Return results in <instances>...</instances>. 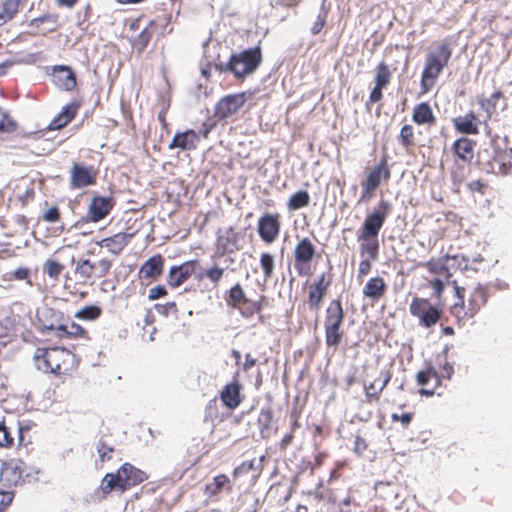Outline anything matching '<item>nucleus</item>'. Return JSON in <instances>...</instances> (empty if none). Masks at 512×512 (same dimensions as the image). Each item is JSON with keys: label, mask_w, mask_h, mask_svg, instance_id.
Segmentation results:
<instances>
[{"label": "nucleus", "mask_w": 512, "mask_h": 512, "mask_svg": "<svg viewBox=\"0 0 512 512\" xmlns=\"http://www.w3.org/2000/svg\"><path fill=\"white\" fill-rule=\"evenodd\" d=\"M392 212V204L385 199H380L377 206L365 216V219L357 231V241L362 259L358 267V279L368 275L372 268V261H376L379 256V233L383 228L386 219Z\"/></svg>", "instance_id": "nucleus-1"}, {"label": "nucleus", "mask_w": 512, "mask_h": 512, "mask_svg": "<svg viewBox=\"0 0 512 512\" xmlns=\"http://www.w3.org/2000/svg\"><path fill=\"white\" fill-rule=\"evenodd\" d=\"M453 53L450 39L434 44V49L426 54L420 80V95L429 93L436 85L437 79L448 66Z\"/></svg>", "instance_id": "nucleus-2"}, {"label": "nucleus", "mask_w": 512, "mask_h": 512, "mask_svg": "<svg viewBox=\"0 0 512 512\" xmlns=\"http://www.w3.org/2000/svg\"><path fill=\"white\" fill-rule=\"evenodd\" d=\"M34 360L39 370L56 376L69 375L78 367L76 355L64 347L37 348Z\"/></svg>", "instance_id": "nucleus-3"}, {"label": "nucleus", "mask_w": 512, "mask_h": 512, "mask_svg": "<svg viewBox=\"0 0 512 512\" xmlns=\"http://www.w3.org/2000/svg\"><path fill=\"white\" fill-rule=\"evenodd\" d=\"M113 267V261L108 257H102L97 261L88 258H79L73 269V276H67L65 287L69 290H76L78 284L93 285L96 279H101L109 275Z\"/></svg>", "instance_id": "nucleus-4"}, {"label": "nucleus", "mask_w": 512, "mask_h": 512, "mask_svg": "<svg viewBox=\"0 0 512 512\" xmlns=\"http://www.w3.org/2000/svg\"><path fill=\"white\" fill-rule=\"evenodd\" d=\"M262 60V50L258 45L233 53L227 63L216 64L215 68L219 72H230L236 79L244 80L258 69Z\"/></svg>", "instance_id": "nucleus-5"}, {"label": "nucleus", "mask_w": 512, "mask_h": 512, "mask_svg": "<svg viewBox=\"0 0 512 512\" xmlns=\"http://www.w3.org/2000/svg\"><path fill=\"white\" fill-rule=\"evenodd\" d=\"M147 478L144 471L126 462L115 473H107L103 477L100 489L103 495L107 496L115 489L124 492L144 482Z\"/></svg>", "instance_id": "nucleus-6"}, {"label": "nucleus", "mask_w": 512, "mask_h": 512, "mask_svg": "<svg viewBox=\"0 0 512 512\" xmlns=\"http://www.w3.org/2000/svg\"><path fill=\"white\" fill-rule=\"evenodd\" d=\"M344 320L345 311L342 301L339 298L331 300L325 309L323 321L327 347L337 349L340 346L345 336L343 329Z\"/></svg>", "instance_id": "nucleus-7"}, {"label": "nucleus", "mask_w": 512, "mask_h": 512, "mask_svg": "<svg viewBox=\"0 0 512 512\" xmlns=\"http://www.w3.org/2000/svg\"><path fill=\"white\" fill-rule=\"evenodd\" d=\"M452 285L454 287L455 296L458 298V301L452 305L451 314L458 320L470 319L474 317V315H476L479 310L486 304L487 290L485 287L481 285L475 287L469 294L468 302L466 304L464 301L465 288L458 286L455 280L452 281Z\"/></svg>", "instance_id": "nucleus-8"}, {"label": "nucleus", "mask_w": 512, "mask_h": 512, "mask_svg": "<svg viewBox=\"0 0 512 512\" xmlns=\"http://www.w3.org/2000/svg\"><path fill=\"white\" fill-rule=\"evenodd\" d=\"M226 303L237 310L243 318L250 319L256 314L260 315L268 304V298L265 294H260L257 299H250L241 284L236 283L228 290Z\"/></svg>", "instance_id": "nucleus-9"}, {"label": "nucleus", "mask_w": 512, "mask_h": 512, "mask_svg": "<svg viewBox=\"0 0 512 512\" xmlns=\"http://www.w3.org/2000/svg\"><path fill=\"white\" fill-rule=\"evenodd\" d=\"M391 178V170L386 157L381 160L372 168H370L366 177L361 182V197L359 202L369 201L375 194V191L381 186L382 183H387Z\"/></svg>", "instance_id": "nucleus-10"}, {"label": "nucleus", "mask_w": 512, "mask_h": 512, "mask_svg": "<svg viewBox=\"0 0 512 512\" xmlns=\"http://www.w3.org/2000/svg\"><path fill=\"white\" fill-rule=\"evenodd\" d=\"M317 256L316 246L309 237L298 239L294 250V268L299 276L311 274V264Z\"/></svg>", "instance_id": "nucleus-11"}, {"label": "nucleus", "mask_w": 512, "mask_h": 512, "mask_svg": "<svg viewBox=\"0 0 512 512\" xmlns=\"http://www.w3.org/2000/svg\"><path fill=\"white\" fill-rule=\"evenodd\" d=\"M409 312L413 317L419 320V325L425 328H431L438 323L442 311L434 306L429 299L414 297L409 305Z\"/></svg>", "instance_id": "nucleus-12"}, {"label": "nucleus", "mask_w": 512, "mask_h": 512, "mask_svg": "<svg viewBox=\"0 0 512 512\" xmlns=\"http://www.w3.org/2000/svg\"><path fill=\"white\" fill-rule=\"evenodd\" d=\"M252 96L253 92L243 91L222 97L216 104L215 116L220 120L232 117L240 111Z\"/></svg>", "instance_id": "nucleus-13"}, {"label": "nucleus", "mask_w": 512, "mask_h": 512, "mask_svg": "<svg viewBox=\"0 0 512 512\" xmlns=\"http://www.w3.org/2000/svg\"><path fill=\"white\" fill-rule=\"evenodd\" d=\"M99 170L93 165L73 162L70 168L69 186L71 189H83L97 183Z\"/></svg>", "instance_id": "nucleus-14"}, {"label": "nucleus", "mask_w": 512, "mask_h": 512, "mask_svg": "<svg viewBox=\"0 0 512 512\" xmlns=\"http://www.w3.org/2000/svg\"><path fill=\"white\" fill-rule=\"evenodd\" d=\"M333 276L330 272L321 273L307 287V304L311 310L318 311L332 284Z\"/></svg>", "instance_id": "nucleus-15"}, {"label": "nucleus", "mask_w": 512, "mask_h": 512, "mask_svg": "<svg viewBox=\"0 0 512 512\" xmlns=\"http://www.w3.org/2000/svg\"><path fill=\"white\" fill-rule=\"evenodd\" d=\"M281 225L279 213H265L258 219L257 224L260 239L266 244L274 243L280 235Z\"/></svg>", "instance_id": "nucleus-16"}, {"label": "nucleus", "mask_w": 512, "mask_h": 512, "mask_svg": "<svg viewBox=\"0 0 512 512\" xmlns=\"http://www.w3.org/2000/svg\"><path fill=\"white\" fill-rule=\"evenodd\" d=\"M242 385L239 380V372H235L232 381L225 384L219 392V398L222 404L230 411L240 406L244 399L242 394Z\"/></svg>", "instance_id": "nucleus-17"}, {"label": "nucleus", "mask_w": 512, "mask_h": 512, "mask_svg": "<svg viewBox=\"0 0 512 512\" xmlns=\"http://www.w3.org/2000/svg\"><path fill=\"white\" fill-rule=\"evenodd\" d=\"M26 464L21 459L13 458L4 462L0 470L1 481L8 487H16L24 483Z\"/></svg>", "instance_id": "nucleus-18"}, {"label": "nucleus", "mask_w": 512, "mask_h": 512, "mask_svg": "<svg viewBox=\"0 0 512 512\" xmlns=\"http://www.w3.org/2000/svg\"><path fill=\"white\" fill-rule=\"evenodd\" d=\"M488 172L496 175L512 176V147H495L488 161Z\"/></svg>", "instance_id": "nucleus-19"}, {"label": "nucleus", "mask_w": 512, "mask_h": 512, "mask_svg": "<svg viewBox=\"0 0 512 512\" xmlns=\"http://www.w3.org/2000/svg\"><path fill=\"white\" fill-rule=\"evenodd\" d=\"M416 383L421 387L419 390L421 396L441 395L437 392V388L441 385V376L432 365H428L425 369L417 372Z\"/></svg>", "instance_id": "nucleus-20"}, {"label": "nucleus", "mask_w": 512, "mask_h": 512, "mask_svg": "<svg viewBox=\"0 0 512 512\" xmlns=\"http://www.w3.org/2000/svg\"><path fill=\"white\" fill-rule=\"evenodd\" d=\"M200 268V261L193 259L169 269L167 283L172 288H177L186 282Z\"/></svg>", "instance_id": "nucleus-21"}, {"label": "nucleus", "mask_w": 512, "mask_h": 512, "mask_svg": "<svg viewBox=\"0 0 512 512\" xmlns=\"http://www.w3.org/2000/svg\"><path fill=\"white\" fill-rule=\"evenodd\" d=\"M168 23L169 18L167 17L163 19L157 18L149 21L147 26L131 41L132 47L139 53H142L147 48L153 36L157 33L158 27L161 26L163 30H165Z\"/></svg>", "instance_id": "nucleus-22"}, {"label": "nucleus", "mask_w": 512, "mask_h": 512, "mask_svg": "<svg viewBox=\"0 0 512 512\" xmlns=\"http://www.w3.org/2000/svg\"><path fill=\"white\" fill-rule=\"evenodd\" d=\"M115 205L113 197L95 195L88 206V218L91 222H99L106 218Z\"/></svg>", "instance_id": "nucleus-23"}, {"label": "nucleus", "mask_w": 512, "mask_h": 512, "mask_svg": "<svg viewBox=\"0 0 512 512\" xmlns=\"http://www.w3.org/2000/svg\"><path fill=\"white\" fill-rule=\"evenodd\" d=\"M477 103L486 114V120L498 114L499 109L504 110L508 103L507 97L501 90L494 91L489 97H477Z\"/></svg>", "instance_id": "nucleus-24"}, {"label": "nucleus", "mask_w": 512, "mask_h": 512, "mask_svg": "<svg viewBox=\"0 0 512 512\" xmlns=\"http://www.w3.org/2000/svg\"><path fill=\"white\" fill-rule=\"evenodd\" d=\"M37 319L42 332L54 331L55 337L64 321V314L51 307H44L37 311Z\"/></svg>", "instance_id": "nucleus-25"}, {"label": "nucleus", "mask_w": 512, "mask_h": 512, "mask_svg": "<svg viewBox=\"0 0 512 512\" xmlns=\"http://www.w3.org/2000/svg\"><path fill=\"white\" fill-rule=\"evenodd\" d=\"M54 83L64 91H73L77 86V79L73 69L68 65H55L52 67Z\"/></svg>", "instance_id": "nucleus-26"}, {"label": "nucleus", "mask_w": 512, "mask_h": 512, "mask_svg": "<svg viewBox=\"0 0 512 512\" xmlns=\"http://www.w3.org/2000/svg\"><path fill=\"white\" fill-rule=\"evenodd\" d=\"M134 234L118 232L110 237H106L97 242L101 248H105L112 255H120L127 245L131 242Z\"/></svg>", "instance_id": "nucleus-27"}, {"label": "nucleus", "mask_w": 512, "mask_h": 512, "mask_svg": "<svg viewBox=\"0 0 512 512\" xmlns=\"http://www.w3.org/2000/svg\"><path fill=\"white\" fill-rule=\"evenodd\" d=\"M235 483L226 474L221 473L213 477L212 481L205 485L204 494L209 499H218L225 492L230 494Z\"/></svg>", "instance_id": "nucleus-28"}, {"label": "nucleus", "mask_w": 512, "mask_h": 512, "mask_svg": "<svg viewBox=\"0 0 512 512\" xmlns=\"http://www.w3.org/2000/svg\"><path fill=\"white\" fill-rule=\"evenodd\" d=\"M81 105L80 100H72L51 120L48 129L60 130L66 127L76 117Z\"/></svg>", "instance_id": "nucleus-29"}, {"label": "nucleus", "mask_w": 512, "mask_h": 512, "mask_svg": "<svg viewBox=\"0 0 512 512\" xmlns=\"http://www.w3.org/2000/svg\"><path fill=\"white\" fill-rule=\"evenodd\" d=\"M411 118L412 122L418 126L431 128L437 124V117L430 103L426 101L414 105Z\"/></svg>", "instance_id": "nucleus-30"}, {"label": "nucleus", "mask_w": 512, "mask_h": 512, "mask_svg": "<svg viewBox=\"0 0 512 512\" xmlns=\"http://www.w3.org/2000/svg\"><path fill=\"white\" fill-rule=\"evenodd\" d=\"M165 260L161 254H155L140 267L138 276L144 280H157L164 271Z\"/></svg>", "instance_id": "nucleus-31"}, {"label": "nucleus", "mask_w": 512, "mask_h": 512, "mask_svg": "<svg viewBox=\"0 0 512 512\" xmlns=\"http://www.w3.org/2000/svg\"><path fill=\"white\" fill-rule=\"evenodd\" d=\"M59 16L55 13H47L29 21L28 26L32 28V35H46L55 31L58 27Z\"/></svg>", "instance_id": "nucleus-32"}, {"label": "nucleus", "mask_w": 512, "mask_h": 512, "mask_svg": "<svg viewBox=\"0 0 512 512\" xmlns=\"http://www.w3.org/2000/svg\"><path fill=\"white\" fill-rule=\"evenodd\" d=\"M199 142L198 133L193 129H188L184 132H177L168 147L169 149L178 148L182 151H192L197 148Z\"/></svg>", "instance_id": "nucleus-33"}, {"label": "nucleus", "mask_w": 512, "mask_h": 512, "mask_svg": "<svg viewBox=\"0 0 512 512\" xmlns=\"http://www.w3.org/2000/svg\"><path fill=\"white\" fill-rule=\"evenodd\" d=\"M387 283L381 276H374L365 283L362 294L364 298L371 300L373 303L378 302L387 293Z\"/></svg>", "instance_id": "nucleus-34"}, {"label": "nucleus", "mask_w": 512, "mask_h": 512, "mask_svg": "<svg viewBox=\"0 0 512 512\" xmlns=\"http://www.w3.org/2000/svg\"><path fill=\"white\" fill-rule=\"evenodd\" d=\"M381 374L383 375V380L381 382L379 378H376L369 385H364L366 402L369 404L379 402L381 393L391 380L392 375L390 371L382 372Z\"/></svg>", "instance_id": "nucleus-35"}, {"label": "nucleus", "mask_w": 512, "mask_h": 512, "mask_svg": "<svg viewBox=\"0 0 512 512\" xmlns=\"http://www.w3.org/2000/svg\"><path fill=\"white\" fill-rule=\"evenodd\" d=\"M480 120L473 111L453 119L455 129L462 134L476 135L479 133Z\"/></svg>", "instance_id": "nucleus-36"}, {"label": "nucleus", "mask_w": 512, "mask_h": 512, "mask_svg": "<svg viewBox=\"0 0 512 512\" xmlns=\"http://www.w3.org/2000/svg\"><path fill=\"white\" fill-rule=\"evenodd\" d=\"M262 472V467L255 465V459L247 460L241 462L239 465H237L233 471H232V479L233 482L236 484L238 481H240L244 476L248 475L249 473H252V481L255 483L260 474Z\"/></svg>", "instance_id": "nucleus-37"}, {"label": "nucleus", "mask_w": 512, "mask_h": 512, "mask_svg": "<svg viewBox=\"0 0 512 512\" xmlns=\"http://www.w3.org/2000/svg\"><path fill=\"white\" fill-rule=\"evenodd\" d=\"M474 145V141L461 137L453 143L452 150L459 159L470 162L474 156Z\"/></svg>", "instance_id": "nucleus-38"}, {"label": "nucleus", "mask_w": 512, "mask_h": 512, "mask_svg": "<svg viewBox=\"0 0 512 512\" xmlns=\"http://www.w3.org/2000/svg\"><path fill=\"white\" fill-rule=\"evenodd\" d=\"M26 0H4L0 9V26L13 20L22 9Z\"/></svg>", "instance_id": "nucleus-39"}, {"label": "nucleus", "mask_w": 512, "mask_h": 512, "mask_svg": "<svg viewBox=\"0 0 512 512\" xmlns=\"http://www.w3.org/2000/svg\"><path fill=\"white\" fill-rule=\"evenodd\" d=\"M58 339H77V338H85L88 339V332L79 324L72 322L69 325L64 324V321L61 324V327L56 336Z\"/></svg>", "instance_id": "nucleus-40"}, {"label": "nucleus", "mask_w": 512, "mask_h": 512, "mask_svg": "<svg viewBox=\"0 0 512 512\" xmlns=\"http://www.w3.org/2000/svg\"><path fill=\"white\" fill-rule=\"evenodd\" d=\"M419 266L426 268L431 274L443 276L446 279L451 277L446 258H431L425 263H420Z\"/></svg>", "instance_id": "nucleus-41"}, {"label": "nucleus", "mask_w": 512, "mask_h": 512, "mask_svg": "<svg viewBox=\"0 0 512 512\" xmlns=\"http://www.w3.org/2000/svg\"><path fill=\"white\" fill-rule=\"evenodd\" d=\"M217 242L224 253L238 250V234L233 227L228 228L223 235L219 236Z\"/></svg>", "instance_id": "nucleus-42"}, {"label": "nucleus", "mask_w": 512, "mask_h": 512, "mask_svg": "<svg viewBox=\"0 0 512 512\" xmlns=\"http://www.w3.org/2000/svg\"><path fill=\"white\" fill-rule=\"evenodd\" d=\"M398 142L406 152H411L416 146L415 129L412 124H404L398 135Z\"/></svg>", "instance_id": "nucleus-43"}, {"label": "nucleus", "mask_w": 512, "mask_h": 512, "mask_svg": "<svg viewBox=\"0 0 512 512\" xmlns=\"http://www.w3.org/2000/svg\"><path fill=\"white\" fill-rule=\"evenodd\" d=\"M310 204V195L306 190H299L293 193L287 202V208L295 211L307 207Z\"/></svg>", "instance_id": "nucleus-44"}, {"label": "nucleus", "mask_w": 512, "mask_h": 512, "mask_svg": "<svg viewBox=\"0 0 512 512\" xmlns=\"http://www.w3.org/2000/svg\"><path fill=\"white\" fill-rule=\"evenodd\" d=\"M273 422V413L271 409H261L257 423L259 425V431L262 438H268L270 436V429Z\"/></svg>", "instance_id": "nucleus-45"}, {"label": "nucleus", "mask_w": 512, "mask_h": 512, "mask_svg": "<svg viewBox=\"0 0 512 512\" xmlns=\"http://www.w3.org/2000/svg\"><path fill=\"white\" fill-rule=\"evenodd\" d=\"M259 264L265 280H270L274 275L275 256L270 252L260 254Z\"/></svg>", "instance_id": "nucleus-46"}, {"label": "nucleus", "mask_w": 512, "mask_h": 512, "mask_svg": "<svg viewBox=\"0 0 512 512\" xmlns=\"http://www.w3.org/2000/svg\"><path fill=\"white\" fill-rule=\"evenodd\" d=\"M224 272H225L224 268H220L219 266L215 265V266L207 268L204 271H201V272L197 273L196 274V279L198 281H202L205 278H207L216 287V286H218V284L222 280V278L224 276Z\"/></svg>", "instance_id": "nucleus-47"}, {"label": "nucleus", "mask_w": 512, "mask_h": 512, "mask_svg": "<svg viewBox=\"0 0 512 512\" xmlns=\"http://www.w3.org/2000/svg\"><path fill=\"white\" fill-rule=\"evenodd\" d=\"M375 72V85L386 88L392 78V72L389 65L382 61L376 66Z\"/></svg>", "instance_id": "nucleus-48"}, {"label": "nucleus", "mask_w": 512, "mask_h": 512, "mask_svg": "<svg viewBox=\"0 0 512 512\" xmlns=\"http://www.w3.org/2000/svg\"><path fill=\"white\" fill-rule=\"evenodd\" d=\"M204 419L205 421H210L212 423L216 421L219 423L224 421L225 417L220 413L216 398L211 399L207 403L205 407Z\"/></svg>", "instance_id": "nucleus-49"}, {"label": "nucleus", "mask_w": 512, "mask_h": 512, "mask_svg": "<svg viewBox=\"0 0 512 512\" xmlns=\"http://www.w3.org/2000/svg\"><path fill=\"white\" fill-rule=\"evenodd\" d=\"M64 270V265L55 259H47L43 264V272L49 278L58 280Z\"/></svg>", "instance_id": "nucleus-50"}, {"label": "nucleus", "mask_w": 512, "mask_h": 512, "mask_svg": "<svg viewBox=\"0 0 512 512\" xmlns=\"http://www.w3.org/2000/svg\"><path fill=\"white\" fill-rule=\"evenodd\" d=\"M102 310L96 305H90L77 311L75 317L81 320L92 321L96 320L101 316Z\"/></svg>", "instance_id": "nucleus-51"}, {"label": "nucleus", "mask_w": 512, "mask_h": 512, "mask_svg": "<svg viewBox=\"0 0 512 512\" xmlns=\"http://www.w3.org/2000/svg\"><path fill=\"white\" fill-rule=\"evenodd\" d=\"M15 438L12 435L11 428L8 427L5 421L0 422V447L12 448L14 446Z\"/></svg>", "instance_id": "nucleus-52"}, {"label": "nucleus", "mask_w": 512, "mask_h": 512, "mask_svg": "<svg viewBox=\"0 0 512 512\" xmlns=\"http://www.w3.org/2000/svg\"><path fill=\"white\" fill-rule=\"evenodd\" d=\"M308 495L312 496L318 502H326L335 504L337 502L336 496L331 489L309 491Z\"/></svg>", "instance_id": "nucleus-53"}, {"label": "nucleus", "mask_w": 512, "mask_h": 512, "mask_svg": "<svg viewBox=\"0 0 512 512\" xmlns=\"http://www.w3.org/2000/svg\"><path fill=\"white\" fill-rule=\"evenodd\" d=\"M17 128L16 122L9 114L0 108V133H10Z\"/></svg>", "instance_id": "nucleus-54"}, {"label": "nucleus", "mask_w": 512, "mask_h": 512, "mask_svg": "<svg viewBox=\"0 0 512 512\" xmlns=\"http://www.w3.org/2000/svg\"><path fill=\"white\" fill-rule=\"evenodd\" d=\"M7 280H23L26 281L27 284L32 285V281L30 279V269L27 267H18L13 272L5 275Z\"/></svg>", "instance_id": "nucleus-55"}, {"label": "nucleus", "mask_w": 512, "mask_h": 512, "mask_svg": "<svg viewBox=\"0 0 512 512\" xmlns=\"http://www.w3.org/2000/svg\"><path fill=\"white\" fill-rule=\"evenodd\" d=\"M301 2L302 0H275L271 3V6L275 9L293 10L296 9Z\"/></svg>", "instance_id": "nucleus-56"}, {"label": "nucleus", "mask_w": 512, "mask_h": 512, "mask_svg": "<svg viewBox=\"0 0 512 512\" xmlns=\"http://www.w3.org/2000/svg\"><path fill=\"white\" fill-rule=\"evenodd\" d=\"M429 283V286L432 288L433 290V295L437 298V299H440L444 293V290H445V283L442 279L440 278H433L431 280L428 281Z\"/></svg>", "instance_id": "nucleus-57"}, {"label": "nucleus", "mask_w": 512, "mask_h": 512, "mask_svg": "<svg viewBox=\"0 0 512 512\" xmlns=\"http://www.w3.org/2000/svg\"><path fill=\"white\" fill-rule=\"evenodd\" d=\"M60 218H61V214H60L59 208L57 206H53V207L49 208L42 215V219L48 223H55V222L59 221Z\"/></svg>", "instance_id": "nucleus-58"}, {"label": "nucleus", "mask_w": 512, "mask_h": 512, "mask_svg": "<svg viewBox=\"0 0 512 512\" xmlns=\"http://www.w3.org/2000/svg\"><path fill=\"white\" fill-rule=\"evenodd\" d=\"M383 87L374 86L369 95V100L366 102V108L369 110L371 103H378L383 99Z\"/></svg>", "instance_id": "nucleus-59"}, {"label": "nucleus", "mask_w": 512, "mask_h": 512, "mask_svg": "<svg viewBox=\"0 0 512 512\" xmlns=\"http://www.w3.org/2000/svg\"><path fill=\"white\" fill-rule=\"evenodd\" d=\"M97 451L101 462H104L111 459V453L114 451V448L109 447L104 442L100 441L97 446Z\"/></svg>", "instance_id": "nucleus-60"}, {"label": "nucleus", "mask_w": 512, "mask_h": 512, "mask_svg": "<svg viewBox=\"0 0 512 512\" xmlns=\"http://www.w3.org/2000/svg\"><path fill=\"white\" fill-rule=\"evenodd\" d=\"M413 417H414V413H411V412H407V413H404L402 415H398L396 413H393L391 415V420L393 422H401L402 426L404 428H407L410 425V423L412 422Z\"/></svg>", "instance_id": "nucleus-61"}, {"label": "nucleus", "mask_w": 512, "mask_h": 512, "mask_svg": "<svg viewBox=\"0 0 512 512\" xmlns=\"http://www.w3.org/2000/svg\"><path fill=\"white\" fill-rule=\"evenodd\" d=\"M167 289L163 285L152 287L148 291V299L150 301L157 300L167 295Z\"/></svg>", "instance_id": "nucleus-62"}, {"label": "nucleus", "mask_w": 512, "mask_h": 512, "mask_svg": "<svg viewBox=\"0 0 512 512\" xmlns=\"http://www.w3.org/2000/svg\"><path fill=\"white\" fill-rule=\"evenodd\" d=\"M14 494L10 491H0V512H4L12 503Z\"/></svg>", "instance_id": "nucleus-63"}, {"label": "nucleus", "mask_w": 512, "mask_h": 512, "mask_svg": "<svg viewBox=\"0 0 512 512\" xmlns=\"http://www.w3.org/2000/svg\"><path fill=\"white\" fill-rule=\"evenodd\" d=\"M326 18H327V13L326 12L320 13L317 16L316 21L313 23V25L311 27V33L313 35H317V34H319L322 31V29L324 28V26L326 24Z\"/></svg>", "instance_id": "nucleus-64"}]
</instances>
